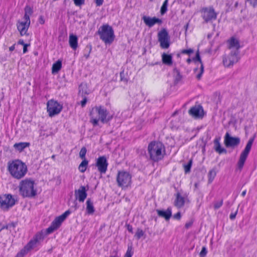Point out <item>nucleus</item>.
<instances>
[{"mask_svg": "<svg viewBox=\"0 0 257 257\" xmlns=\"http://www.w3.org/2000/svg\"><path fill=\"white\" fill-rule=\"evenodd\" d=\"M90 122L95 126L98 124L99 120L103 123H107L110 120L112 116L109 115V112L102 106H96L90 111Z\"/></svg>", "mask_w": 257, "mask_h": 257, "instance_id": "obj_1", "label": "nucleus"}, {"mask_svg": "<svg viewBox=\"0 0 257 257\" xmlns=\"http://www.w3.org/2000/svg\"><path fill=\"white\" fill-rule=\"evenodd\" d=\"M8 170L14 178L20 180L26 175L28 168L25 163L17 159L9 162Z\"/></svg>", "mask_w": 257, "mask_h": 257, "instance_id": "obj_2", "label": "nucleus"}, {"mask_svg": "<svg viewBox=\"0 0 257 257\" xmlns=\"http://www.w3.org/2000/svg\"><path fill=\"white\" fill-rule=\"evenodd\" d=\"M35 181L32 179H26L19 184L20 194L23 197H33L37 194V190L34 188Z\"/></svg>", "mask_w": 257, "mask_h": 257, "instance_id": "obj_3", "label": "nucleus"}, {"mask_svg": "<svg viewBox=\"0 0 257 257\" xmlns=\"http://www.w3.org/2000/svg\"><path fill=\"white\" fill-rule=\"evenodd\" d=\"M148 150L150 159L155 162L161 160L165 152V147L160 142H151L148 146Z\"/></svg>", "mask_w": 257, "mask_h": 257, "instance_id": "obj_4", "label": "nucleus"}, {"mask_svg": "<svg viewBox=\"0 0 257 257\" xmlns=\"http://www.w3.org/2000/svg\"><path fill=\"white\" fill-rule=\"evenodd\" d=\"M98 34L100 39L106 44L111 43L115 37L112 28L107 24L101 26L98 31Z\"/></svg>", "mask_w": 257, "mask_h": 257, "instance_id": "obj_5", "label": "nucleus"}, {"mask_svg": "<svg viewBox=\"0 0 257 257\" xmlns=\"http://www.w3.org/2000/svg\"><path fill=\"white\" fill-rule=\"evenodd\" d=\"M255 137V135H254L252 138H250L249 139V140L245 147V149H244V150L242 151V152L241 153V154L240 155L239 159L237 163L238 168L240 170H241L243 167V165L245 162V160H246V159L249 154V153L251 150V146H252L253 141L254 140Z\"/></svg>", "mask_w": 257, "mask_h": 257, "instance_id": "obj_6", "label": "nucleus"}, {"mask_svg": "<svg viewBox=\"0 0 257 257\" xmlns=\"http://www.w3.org/2000/svg\"><path fill=\"white\" fill-rule=\"evenodd\" d=\"M17 200L10 194H6L0 196V207L4 210H8L16 203Z\"/></svg>", "mask_w": 257, "mask_h": 257, "instance_id": "obj_7", "label": "nucleus"}, {"mask_svg": "<svg viewBox=\"0 0 257 257\" xmlns=\"http://www.w3.org/2000/svg\"><path fill=\"white\" fill-rule=\"evenodd\" d=\"M62 108V105L53 99L49 100L47 103V112L50 117L58 114L61 111Z\"/></svg>", "mask_w": 257, "mask_h": 257, "instance_id": "obj_8", "label": "nucleus"}, {"mask_svg": "<svg viewBox=\"0 0 257 257\" xmlns=\"http://www.w3.org/2000/svg\"><path fill=\"white\" fill-rule=\"evenodd\" d=\"M131 178L128 173L125 171L118 172L116 178L118 186L122 188L128 187L131 185Z\"/></svg>", "mask_w": 257, "mask_h": 257, "instance_id": "obj_9", "label": "nucleus"}, {"mask_svg": "<svg viewBox=\"0 0 257 257\" xmlns=\"http://www.w3.org/2000/svg\"><path fill=\"white\" fill-rule=\"evenodd\" d=\"M70 214L69 210H67L60 216L56 217L52 222L51 225L47 229V232L50 234L60 227L62 222Z\"/></svg>", "mask_w": 257, "mask_h": 257, "instance_id": "obj_10", "label": "nucleus"}, {"mask_svg": "<svg viewBox=\"0 0 257 257\" xmlns=\"http://www.w3.org/2000/svg\"><path fill=\"white\" fill-rule=\"evenodd\" d=\"M70 214L69 210H67L60 216L56 217L52 222L51 225L47 229V232L50 234L60 227L62 222Z\"/></svg>", "mask_w": 257, "mask_h": 257, "instance_id": "obj_11", "label": "nucleus"}, {"mask_svg": "<svg viewBox=\"0 0 257 257\" xmlns=\"http://www.w3.org/2000/svg\"><path fill=\"white\" fill-rule=\"evenodd\" d=\"M200 12L205 23L216 19L217 13L212 7L203 8L200 10Z\"/></svg>", "mask_w": 257, "mask_h": 257, "instance_id": "obj_12", "label": "nucleus"}, {"mask_svg": "<svg viewBox=\"0 0 257 257\" xmlns=\"http://www.w3.org/2000/svg\"><path fill=\"white\" fill-rule=\"evenodd\" d=\"M158 41L162 49H168L170 46V37L165 29H163L158 34Z\"/></svg>", "mask_w": 257, "mask_h": 257, "instance_id": "obj_13", "label": "nucleus"}, {"mask_svg": "<svg viewBox=\"0 0 257 257\" xmlns=\"http://www.w3.org/2000/svg\"><path fill=\"white\" fill-rule=\"evenodd\" d=\"M238 53L230 51L227 55L224 56L223 59V63L225 67H229L236 63L239 59Z\"/></svg>", "mask_w": 257, "mask_h": 257, "instance_id": "obj_14", "label": "nucleus"}, {"mask_svg": "<svg viewBox=\"0 0 257 257\" xmlns=\"http://www.w3.org/2000/svg\"><path fill=\"white\" fill-rule=\"evenodd\" d=\"M108 165L106 158L104 156L98 157L96 162L98 171L101 174L106 173Z\"/></svg>", "mask_w": 257, "mask_h": 257, "instance_id": "obj_15", "label": "nucleus"}, {"mask_svg": "<svg viewBox=\"0 0 257 257\" xmlns=\"http://www.w3.org/2000/svg\"><path fill=\"white\" fill-rule=\"evenodd\" d=\"M240 139L238 137H232L228 133H226L224 137V144L226 147H233L237 146L240 143Z\"/></svg>", "mask_w": 257, "mask_h": 257, "instance_id": "obj_16", "label": "nucleus"}, {"mask_svg": "<svg viewBox=\"0 0 257 257\" xmlns=\"http://www.w3.org/2000/svg\"><path fill=\"white\" fill-rule=\"evenodd\" d=\"M193 61L195 63L199 62L200 64V67L199 69L195 68L194 69V71L196 73V78L197 79L199 80L201 79L202 74L204 72V66L203 64L201 61V58L199 55V53L198 51L196 54L195 57L193 58Z\"/></svg>", "mask_w": 257, "mask_h": 257, "instance_id": "obj_17", "label": "nucleus"}, {"mask_svg": "<svg viewBox=\"0 0 257 257\" xmlns=\"http://www.w3.org/2000/svg\"><path fill=\"white\" fill-rule=\"evenodd\" d=\"M87 190L83 186H81L78 190L75 191V196L80 202H83L87 197Z\"/></svg>", "mask_w": 257, "mask_h": 257, "instance_id": "obj_18", "label": "nucleus"}, {"mask_svg": "<svg viewBox=\"0 0 257 257\" xmlns=\"http://www.w3.org/2000/svg\"><path fill=\"white\" fill-rule=\"evenodd\" d=\"M30 25V21L24 20L19 22L17 24V28L21 36L27 35V32Z\"/></svg>", "mask_w": 257, "mask_h": 257, "instance_id": "obj_19", "label": "nucleus"}, {"mask_svg": "<svg viewBox=\"0 0 257 257\" xmlns=\"http://www.w3.org/2000/svg\"><path fill=\"white\" fill-rule=\"evenodd\" d=\"M228 48L230 51L239 53L240 44L239 41L237 39L234 38H231L228 41Z\"/></svg>", "mask_w": 257, "mask_h": 257, "instance_id": "obj_20", "label": "nucleus"}, {"mask_svg": "<svg viewBox=\"0 0 257 257\" xmlns=\"http://www.w3.org/2000/svg\"><path fill=\"white\" fill-rule=\"evenodd\" d=\"M142 19L145 24L149 27H152L156 24H161L162 23V20L156 17L151 18L144 16Z\"/></svg>", "mask_w": 257, "mask_h": 257, "instance_id": "obj_21", "label": "nucleus"}, {"mask_svg": "<svg viewBox=\"0 0 257 257\" xmlns=\"http://www.w3.org/2000/svg\"><path fill=\"white\" fill-rule=\"evenodd\" d=\"M44 239L43 232H39L36 234L33 239H32L28 243L33 249Z\"/></svg>", "mask_w": 257, "mask_h": 257, "instance_id": "obj_22", "label": "nucleus"}, {"mask_svg": "<svg viewBox=\"0 0 257 257\" xmlns=\"http://www.w3.org/2000/svg\"><path fill=\"white\" fill-rule=\"evenodd\" d=\"M203 111V110L202 107L200 106H195L191 108L189 110V113L192 116L196 118H199L202 116Z\"/></svg>", "mask_w": 257, "mask_h": 257, "instance_id": "obj_23", "label": "nucleus"}, {"mask_svg": "<svg viewBox=\"0 0 257 257\" xmlns=\"http://www.w3.org/2000/svg\"><path fill=\"white\" fill-rule=\"evenodd\" d=\"M156 211L159 217L164 218L166 220H169L172 216V211L170 208H168L166 210L157 209Z\"/></svg>", "mask_w": 257, "mask_h": 257, "instance_id": "obj_24", "label": "nucleus"}, {"mask_svg": "<svg viewBox=\"0 0 257 257\" xmlns=\"http://www.w3.org/2000/svg\"><path fill=\"white\" fill-rule=\"evenodd\" d=\"M185 204V199L179 193H178L176 195V199L174 202V205L177 208L182 207Z\"/></svg>", "mask_w": 257, "mask_h": 257, "instance_id": "obj_25", "label": "nucleus"}, {"mask_svg": "<svg viewBox=\"0 0 257 257\" xmlns=\"http://www.w3.org/2000/svg\"><path fill=\"white\" fill-rule=\"evenodd\" d=\"M162 60L163 63L166 65L171 66L173 64L172 56L171 54L163 53L162 55Z\"/></svg>", "mask_w": 257, "mask_h": 257, "instance_id": "obj_26", "label": "nucleus"}, {"mask_svg": "<svg viewBox=\"0 0 257 257\" xmlns=\"http://www.w3.org/2000/svg\"><path fill=\"white\" fill-rule=\"evenodd\" d=\"M69 43L70 46L73 50H76L78 47V39L77 36L73 34L70 35Z\"/></svg>", "mask_w": 257, "mask_h": 257, "instance_id": "obj_27", "label": "nucleus"}, {"mask_svg": "<svg viewBox=\"0 0 257 257\" xmlns=\"http://www.w3.org/2000/svg\"><path fill=\"white\" fill-rule=\"evenodd\" d=\"M33 248L27 243L24 247L19 252L15 257H24Z\"/></svg>", "mask_w": 257, "mask_h": 257, "instance_id": "obj_28", "label": "nucleus"}, {"mask_svg": "<svg viewBox=\"0 0 257 257\" xmlns=\"http://www.w3.org/2000/svg\"><path fill=\"white\" fill-rule=\"evenodd\" d=\"M30 146L29 143L21 142L16 143L14 145V147L19 151H22L24 149Z\"/></svg>", "mask_w": 257, "mask_h": 257, "instance_id": "obj_29", "label": "nucleus"}, {"mask_svg": "<svg viewBox=\"0 0 257 257\" xmlns=\"http://www.w3.org/2000/svg\"><path fill=\"white\" fill-rule=\"evenodd\" d=\"M94 208L92 202L90 199H87L86 201V211L89 214H92L94 212Z\"/></svg>", "mask_w": 257, "mask_h": 257, "instance_id": "obj_30", "label": "nucleus"}, {"mask_svg": "<svg viewBox=\"0 0 257 257\" xmlns=\"http://www.w3.org/2000/svg\"><path fill=\"white\" fill-rule=\"evenodd\" d=\"M214 143L215 146V150L217 152H218L219 154L226 152V150L225 149L221 148L220 144L219 143V140L218 139H216L214 140Z\"/></svg>", "mask_w": 257, "mask_h": 257, "instance_id": "obj_31", "label": "nucleus"}, {"mask_svg": "<svg viewBox=\"0 0 257 257\" xmlns=\"http://www.w3.org/2000/svg\"><path fill=\"white\" fill-rule=\"evenodd\" d=\"M33 13V10L29 6L26 7L25 9V15L24 16V20L30 21V16Z\"/></svg>", "mask_w": 257, "mask_h": 257, "instance_id": "obj_32", "label": "nucleus"}, {"mask_svg": "<svg viewBox=\"0 0 257 257\" xmlns=\"http://www.w3.org/2000/svg\"><path fill=\"white\" fill-rule=\"evenodd\" d=\"M62 67V62L60 60H58L56 62L54 63L52 68V73H57Z\"/></svg>", "mask_w": 257, "mask_h": 257, "instance_id": "obj_33", "label": "nucleus"}, {"mask_svg": "<svg viewBox=\"0 0 257 257\" xmlns=\"http://www.w3.org/2000/svg\"><path fill=\"white\" fill-rule=\"evenodd\" d=\"M88 162L86 159L83 160L82 162L80 163L78 167V169L80 172L81 173H84L87 167L88 166Z\"/></svg>", "mask_w": 257, "mask_h": 257, "instance_id": "obj_34", "label": "nucleus"}, {"mask_svg": "<svg viewBox=\"0 0 257 257\" xmlns=\"http://www.w3.org/2000/svg\"><path fill=\"white\" fill-rule=\"evenodd\" d=\"M173 72L175 76V82L176 83H178L181 80L182 76L181 75L179 71L177 68L174 69Z\"/></svg>", "mask_w": 257, "mask_h": 257, "instance_id": "obj_35", "label": "nucleus"}, {"mask_svg": "<svg viewBox=\"0 0 257 257\" xmlns=\"http://www.w3.org/2000/svg\"><path fill=\"white\" fill-rule=\"evenodd\" d=\"M216 171L212 169L210 170L208 173V182L209 183H211L213 179H214L215 177L216 176Z\"/></svg>", "mask_w": 257, "mask_h": 257, "instance_id": "obj_36", "label": "nucleus"}, {"mask_svg": "<svg viewBox=\"0 0 257 257\" xmlns=\"http://www.w3.org/2000/svg\"><path fill=\"white\" fill-rule=\"evenodd\" d=\"M168 0H165L161 8L160 12L162 15L165 14L167 11Z\"/></svg>", "mask_w": 257, "mask_h": 257, "instance_id": "obj_37", "label": "nucleus"}, {"mask_svg": "<svg viewBox=\"0 0 257 257\" xmlns=\"http://www.w3.org/2000/svg\"><path fill=\"white\" fill-rule=\"evenodd\" d=\"M144 234L145 233L142 229L138 228L135 236L137 238V239H139L144 235Z\"/></svg>", "mask_w": 257, "mask_h": 257, "instance_id": "obj_38", "label": "nucleus"}, {"mask_svg": "<svg viewBox=\"0 0 257 257\" xmlns=\"http://www.w3.org/2000/svg\"><path fill=\"white\" fill-rule=\"evenodd\" d=\"M87 150L86 149L85 147H82L79 152V156L80 157L83 159H85V155L86 153Z\"/></svg>", "mask_w": 257, "mask_h": 257, "instance_id": "obj_39", "label": "nucleus"}, {"mask_svg": "<svg viewBox=\"0 0 257 257\" xmlns=\"http://www.w3.org/2000/svg\"><path fill=\"white\" fill-rule=\"evenodd\" d=\"M192 161L190 160L187 165H184V170L186 173H188L190 171V169L192 166Z\"/></svg>", "mask_w": 257, "mask_h": 257, "instance_id": "obj_40", "label": "nucleus"}, {"mask_svg": "<svg viewBox=\"0 0 257 257\" xmlns=\"http://www.w3.org/2000/svg\"><path fill=\"white\" fill-rule=\"evenodd\" d=\"M133 254L132 246H129L127 247V251L123 257H132Z\"/></svg>", "mask_w": 257, "mask_h": 257, "instance_id": "obj_41", "label": "nucleus"}, {"mask_svg": "<svg viewBox=\"0 0 257 257\" xmlns=\"http://www.w3.org/2000/svg\"><path fill=\"white\" fill-rule=\"evenodd\" d=\"M223 204V200L216 201L214 203V209L216 210L219 209Z\"/></svg>", "mask_w": 257, "mask_h": 257, "instance_id": "obj_42", "label": "nucleus"}, {"mask_svg": "<svg viewBox=\"0 0 257 257\" xmlns=\"http://www.w3.org/2000/svg\"><path fill=\"white\" fill-rule=\"evenodd\" d=\"M91 46H86L85 49V52H87V53H84V56L87 59L89 56V54L91 52Z\"/></svg>", "mask_w": 257, "mask_h": 257, "instance_id": "obj_43", "label": "nucleus"}, {"mask_svg": "<svg viewBox=\"0 0 257 257\" xmlns=\"http://www.w3.org/2000/svg\"><path fill=\"white\" fill-rule=\"evenodd\" d=\"M207 251L206 248L205 246H203L202 248V250L200 252V254H199L200 256V257H205L207 254Z\"/></svg>", "mask_w": 257, "mask_h": 257, "instance_id": "obj_44", "label": "nucleus"}, {"mask_svg": "<svg viewBox=\"0 0 257 257\" xmlns=\"http://www.w3.org/2000/svg\"><path fill=\"white\" fill-rule=\"evenodd\" d=\"M76 6H80L84 4L85 0H73Z\"/></svg>", "mask_w": 257, "mask_h": 257, "instance_id": "obj_45", "label": "nucleus"}, {"mask_svg": "<svg viewBox=\"0 0 257 257\" xmlns=\"http://www.w3.org/2000/svg\"><path fill=\"white\" fill-rule=\"evenodd\" d=\"M249 4L254 8H257V0H247Z\"/></svg>", "mask_w": 257, "mask_h": 257, "instance_id": "obj_46", "label": "nucleus"}, {"mask_svg": "<svg viewBox=\"0 0 257 257\" xmlns=\"http://www.w3.org/2000/svg\"><path fill=\"white\" fill-rule=\"evenodd\" d=\"M193 52V50L191 49H184L181 51V53L182 54H190L191 53H192Z\"/></svg>", "mask_w": 257, "mask_h": 257, "instance_id": "obj_47", "label": "nucleus"}, {"mask_svg": "<svg viewBox=\"0 0 257 257\" xmlns=\"http://www.w3.org/2000/svg\"><path fill=\"white\" fill-rule=\"evenodd\" d=\"M96 6L99 7L103 4L104 0H94Z\"/></svg>", "mask_w": 257, "mask_h": 257, "instance_id": "obj_48", "label": "nucleus"}, {"mask_svg": "<svg viewBox=\"0 0 257 257\" xmlns=\"http://www.w3.org/2000/svg\"><path fill=\"white\" fill-rule=\"evenodd\" d=\"M237 213V210H236L234 213H231L229 216L230 219L231 220H233L235 218Z\"/></svg>", "mask_w": 257, "mask_h": 257, "instance_id": "obj_49", "label": "nucleus"}, {"mask_svg": "<svg viewBox=\"0 0 257 257\" xmlns=\"http://www.w3.org/2000/svg\"><path fill=\"white\" fill-rule=\"evenodd\" d=\"M181 213L180 212H177L176 214H174L173 217L177 220H179L181 218Z\"/></svg>", "mask_w": 257, "mask_h": 257, "instance_id": "obj_50", "label": "nucleus"}, {"mask_svg": "<svg viewBox=\"0 0 257 257\" xmlns=\"http://www.w3.org/2000/svg\"><path fill=\"white\" fill-rule=\"evenodd\" d=\"M123 72H120V80L121 81H123L125 82H127V80L124 77H123Z\"/></svg>", "mask_w": 257, "mask_h": 257, "instance_id": "obj_51", "label": "nucleus"}, {"mask_svg": "<svg viewBox=\"0 0 257 257\" xmlns=\"http://www.w3.org/2000/svg\"><path fill=\"white\" fill-rule=\"evenodd\" d=\"M87 102V98L86 97H84L83 100L81 101V105L82 107H84Z\"/></svg>", "mask_w": 257, "mask_h": 257, "instance_id": "obj_52", "label": "nucleus"}, {"mask_svg": "<svg viewBox=\"0 0 257 257\" xmlns=\"http://www.w3.org/2000/svg\"><path fill=\"white\" fill-rule=\"evenodd\" d=\"M39 22L41 24H44L45 23V20L42 16H40L39 18Z\"/></svg>", "mask_w": 257, "mask_h": 257, "instance_id": "obj_53", "label": "nucleus"}, {"mask_svg": "<svg viewBox=\"0 0 257 257\" xmlns=\"http://www.w3.org/2000/svg\"><path fill=\"white\" fill-rule=\"evenodd\" d=\"M15 227V224L14 223H11L10 224H9L8 225H7V229H10V228L11 227Z\"/></svg>", "mask_w": 257, "mask_h": 257, "instance_id": "obj_54", "label": "nucleus"}, {"mask_svg": "<svg viewBox=\"0 0 257 257\" xmlns=\"http://www.w3.org/2000/svg\"><path fill=\"white\" fill-rule=\"evenodd\" d=\"M192 225V222H187V223L185 224V227H186V228H189L190 227H191Z\"/></svg>", "mask_w": 257, "mask_h": 257, "instance_id": "obj_55", "label": "nucleus"}, {"mask_svg": "<svg viewBox=\"0 0 257 257\" xmlns=\"http://www.w3.org/2000/svg\"><path fill=\"white\" fill-rule=\"evenodd\" d=\"M29 46V45H28V44L25 45L24 46V48H23V53H25L27 52V47Z\"/></svg>", "mask_w": 257, "mask_h": 257, "instance_id": "obj_56", "label": "nucleus"}, {"mask_svg": "<svg viewBox=\"0 0 257 257\" xmlns=\"http://www.w3.org/2000/svg\"><path fill=\"white\" fill-rule=\"evenodd\" d=\"M18 44H19L22 45H23V46H24L25 45H27V44H25V43H24V40H22V39L19 40V41H18Z\"/></svg>", "mask_w": 257, "mask_h": 257, "instance_id": "obj_57", "label": "nucleus"}, {"mask_svg": "<svg viewBox=\"0 0 257 257\" xmlns=\"http://www.w3.org/2000/svg\"><path fill=\"white\" fill-rule=\"evenodd\" d=\"M127 230L131 233H133V227L130 225H127Z\"/></svg>", "mask_w": 257, "mask_h": 257, "instance_id": "obj_58", "label": "nucleus"}, {"mask_svg": "<svg viewBox=\"0 0 257 257\" xmlns=\"http://www.w3.org/2000/svg\"><path fill=\"white\" fill-rule=\"evenodd\" d=\"M15 44H14L13 46L9 47V50L10 51H13L15 50Z\"/></svg>", "mask_w": 257, "mask_h": 257, "instance_id": "obj_59", "label": "nucleus"}, {"mask_svg": "<svg viewBox=\"0 0 257 257\" xmlns=\"http://www.w3.org/2000/svg\"><path fill=\"white\" fill-rule=\"evenodd\" d=\"M246 194V190H244L243 191L242 193H241V195L242 196L244 197Z\"/></svg>", "mask_w": 257, "mask_h": 257, "instance_id": "obj_60", "label": "nucleus"}, {"mask_svg": "<svg viewBox=\"0 0 257 257\" xmlns=\"http://www.w3.org/2000/svg\"><path fill=\"white\" fill-rule=\"evenodd\" d=\"M191 59H190V58L187 59V62L188 63H190L191 62Z\"/></svg>", "mask_w": 257, "mask_h": 257, "instance_id": "obj_61", "label": "nucleus"}, {"mask_svg": "<svg viewBox=\"0 0 257 257\" xmlns=\"http://www.w3.org/2000/svg\"><path fill=\"white\" fill-rule=\"evenodd\" d=\"M51 158L52 159L54 160L55 158V156L54 155H53L52 156Z\"/></svg>", "mask_w": 257, "mask_h": 257, "instance_id": "obj_62", "label": "nucleus"}, {"mask_svg": "<svg viewBox=\"0 0 257 257\" xmlns=\"http://www.w3.org/2000/svg\"><path fill=\"white\" fill-rule=\"evenodd\" d=\"M2 229H7V225L3 226Z\"/></svg>", "mask_w": 257, "mask_h": 257, "instance_id": "obj_63", "label": "nucleus"}, {"mask_svg": "<svg viewBox=\"0 0 257 257\" xmlns=\"http://www.w3.org/2000/svg\"><path fill=\"white\" fill-rule=\"evenodd\" d=\"M186 29H187L188 27V24H187V25H186Z\"/></svg>", "mask_w": 257, "mask_h": 257, "instance_id": "obj_64", "label": "nucleus"}]
</instances>
